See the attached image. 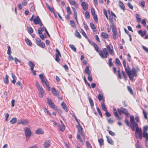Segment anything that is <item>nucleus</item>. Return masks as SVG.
Segmentation results:
<instances>
[{"label":"nucleus","mask_w":148,"mask_h":148,"mask_svg":"<svg viewBox=\"0 0 148 148\" xmlns=\"http://www.w3.org/2000/svg\"><path fill=\"white\" fill-rule=\"evenodd\" d=\"M135 136L137 138H140L141 140L142 138V131L140 127H138V126L135 127Z\"/></svg>","instance_id":"nucleus-1"},{"label":"nucleus","mask_w":148,"mask_h":148,"mask_svg":"<svg viewBox=\"0 0 148 148\" xmlns=\"http://www.w3.org/2000/svg\"><path fill=\"white\" fill-rule=\"evenodd\" d=\"M77 139L79 140V141L81 143H82L83 142V140H82L81 138V137L80 136L79 134H77Z\"/></svg>","instance_id":"nucleus-40"},{"label":"nucleus","mask_w":148,"mask_h":148,"mask_svg":"<svg viewBox=\"0 0 148 148\" xmlns=\"http://www.w3.org/2000/svg\"><path fill=\"white\" fill-rule=\"evenodd\" d=\"M44 83L45 84L46 87H47L49 89V90L50 87L49 86V84L48 82L47 81Z\"/></svg>","instance_id":"nucleus-53"},{"label":"nucleus","mask_w":148,"mask_h":148,"mask_svg":"<svg viewBox=\"0 0 148 148\" xmlns=\"http://www.w3.org/2000/svg\"><path fill=\"white\" fill-rule=\"evenodd\" d=\"M68 1L71 5H73L76 8H77V4L75 0H68Z\"/></svg>","instance_id":"nucleus-10"},{"label":"nucleus","mask_w":148,"mask_h":148,"mask_svg":"<svg viewBox=\"0 0 148 148\" xmlns=\"http://www.w3.org/2000/svg\"><path fill=\"white\" fill-rule=\"evenodd\" d=\"M11 48L9 46H8V50L7 51V53L8 55H10L11 54Z\"/></svg>","instance_id":"nucleus-57"},{"label":"nucleus","mask_w":148,"mask_h":148,"mask_svg":"<svg viewBox=\"0 0 148 148\" xmlns=\"http://www.w3.org/2000/svg\"><path fill=\"white\" fill-rule=\"evenodd\" d=\"M51 141L50 140H47L44 143L43 146L45 148L48 147L50 145Z\"/></svg>","instance_id":"nucleus-7"},{"label":"nucleus","mask_w":148,"mask_h":148,"mask_svg":"<svg viewBox=\"0 0 148 148\" xmlns=\"http://www.w3.org/2000/svg\"><path fill=\"white\" fill-rule=\"evenodd\" d=\"M56 53H55V55L57 54V55L59 56L60 57H61V55L60 54V53L59 51L57 49H56Z\"/></svg>","instance_id":"nucleus-45"},{"label":"nucleus","mask_w":148,"mask_h":148,"mask_svg":"<svg viewBox=\"0 0 148 148\" xmlns=\"http://www.w3.org/2000/svg\"><path fill=\"white\" fill-rule=\"evenodd\" d=\"M90 25L91 28L92 29H96V27L93 23L91 22L90 23Z\"/></svg>","instance_id":"nucleus-51"},{"label":"nucleus","mask_w":148,"mask_h":148,"mask_svg":"<svg viewBox=\"0 0 148 148\" xmlns=\"http://www.w3.org/2000/svg\"><path fill=\"white\" fill-rule=\"evenodd\" d=\"M85 15L86 17L87 18H89L90 17V15L89 12L88 11L86 12L85 13Z\"/></svg>","instance_id":"nucleus-61"},{"label":"nucleus","mask_w":148,"mask_h":148,"mask_svg":"<svg viewBox=\"0 0 148 148\" xmlns=\"http://www.w3.org/2000/svg\"><path fill=\"white\" fill-rule=\"evenodd\" d=\"M86 144L88 148H92V147H91L90 145V144L89 143L88 141H87L86 142Z\"/></svg>","instance_id":"nucleus-48"},{"label":"nucleus","mask_w":148,"mask_h":148,"mask_svg":"<svg viewBox=\"0 0 148 148\" xmlns=\"http://www.w3.org/2000/svg\"><path fill=\"white\" fill-rule=\"evenodd\" d=\"M148 130V126L147 125L145 126L143 128V132H147V130Z\"/></svg>","instance_id":"nucleus-56"},{"label":"nucleus","mask_w":148,"mask_h":148,"mask_svg":"<svg viewBox=\"0 0 148 148\" xmlns=\"http://www.w3.org/2000/svg\"><path fill=\"white\" fill-rule=\"evenodd\" d=\"M128 6L132 10L133 9V6L130 3H128L127 4Z\"/></svg>","instance_id":"nucleus-62"},{"label":"nucleus","mask_w":148,"mask_h":148,"mask_svg":"<svg viewBox=\"0 0 148 148\" xmlns=\"http://www.w3.org/2000/svg\"><path fill=\"white\" fill-rule=\"evenodd\" d=\"M28 64L30 67L31 70L33 71V69L35 66L34 63L31 61H29L28 62Z\"/></svg>","instance_id":"nucleus-15"},{"label":"nucleus","mask_w":148,"mask_h":148,"mask_svg":"<svg viewBox=\"0 0 148 148\" xmlns=\"http://www.w3.org/2000/svg\"><path fill=\"white\" fill-rule=\"evenodd\" d=\"M81 5L84 11H86L88 10V4L86 3L84 1H82L81 3Z\"/></svg>","instance_id":"nucleus-8"},{"label":"nucleus","mask_w":148,"mask_h":148,"mask_svg":"<svg viewBox=\"0 0 148 148\" xmlns=\"http://www.w3.org/2000/svg\"><path fill=\"white\" fill-rule=\"evenodd\" d=\"M81 32L82 35L84 36L86 38H87L88 37L83 29H81Z\"/></svg>","instance_id":"nucleus-46"},{"label":"nucleus","mask_w":148,"mask_h":148,"mask_svg":"<svg viewBox=\"0 0 148 148\" xmlns=\"http://www.w3.org/2000/svg\"><path fill=\"white\" fill-rule=\"evenodd\" d=\"M39 78L41 79V81L43 83H44L47 81H46L45 77L42 74H40L39 75Z\"/></svg>","instance_id":"nucleus-21"},{"label":"nucleus","mask_w":148,"mask_h":148,"mask_svg":"<svg viewBox=\"0 0 148 148\" xmlns=\"http://www.w3.org/2000/svg\"><path fill=\"white\" fill-rule=\"evenodd\" d=\"M127 89L129 91V92H130L131 94L132 95L133 94V92L132 91V88L130 87V86H128L127 87Z\"/></svg>","instance_id":"nucleus-44"},{"label":"nucleus","mask_w":148,"mask_h":148,"mask_svg":"<svg viewBox=\"0 0 148 148\" xmlns=\"http://www.w3.org/2000/svg\"><path fill=\"white\" fill-rule=\"evenodd\" d=\"M61 105L62 106L63 109L66 112H68L67 109L66 107V104L64 103V102H63L61 104Z\"/></svg>","instance_id":"nucleus-27"},{"label":"nucleus","mask_w":148,"mask_h":148,"mask_svg":"<svg viewBox=\"0 0 148 148\" xmlns=\"http://www.w3.org/2000/svg\"><path fill=\"white\" fill-rule=\"evenodd\" d=\"M113 110L114 111L113 113L115 116H118V113L117 112V111L116 109L115 108H113Z\"/></svg>","instance_id":"nucleus-41"},{"label":"nucleus","mask_w":148,"mask_h":148,"mask_svg":"<svg viewBox=\"0 0 148 148\" xmlns=\"http://www.w3.org/2000/svg\"><path fill=\"white\" fill-rule=\"evenodd\" d=\"M101 36L104 38H107L108 36V35L106 33L104 32H102L101 33Z\"/></svg>","instance_id":"nucleus-37"},{"label":"nucleus","mask_w":148,"mask_h":148,"mask_svg":"<svg viewBox=\"0 0 148 148\" xmlns=\"http://www.w3.org/2000/svg\"><path fill=\"white\" fill-rule=\"evenodd\" d=\"M47 101L48 104L49 106L53 102L49 98H47Z\"/></svg>","instance_id":"nucleus-49"},{"label":"nucleus","mask_w":148,"mask_h":148,"mask_svg":"<svg viewBox=\"0 0 148 148\" xmlns=\"http://www.w3.org/2000/svg\"><path fill=\"white\" fill-rule=\"evenodd\" d=\"M88 99L89 100V103L90 104V106L91 107H93L94 106V103L93 101L91 98L89 97H88Z\"/></svg>","instance_id":"nucleus-34"},{"label":"nucleus","mask_w":148,"mask_h":148,"mask_svg":"<svg viewBox=\"0 0 148 148\" xmlns=\"http://www.w3.org/2000/svg\"><path fill=\"white\" fill-rule=\"evenodd\" d=\"M25 41L27 44L29 46H31L32 45V43L31 41L27 38H25Z\"/></svg>","instance_id":"nucleus-19"},{"label":"nucleus","mask_w":148,"mask_h":148,"mask_svg":"<svg viewBox=\"0 0 148 148\" xmlns=\"http://www.w3.org/2000/svg\"><path fill=\"white\" fill-rule=\"evenodd\" d=\"M98 142L100 143L101 146H102L103 145V139L100 138L98 140Z\"/></svg>","instance_id":"nucleus-43"},{"label":"nucleus","mask_w":148,"mask_h":148,"mask_svg":"<svg viewBox=\"0 0 148 148\" xmlns=\"http://www.w3.org/2000/svg\"><path fill=\"white\" fill-rule=\"evenodd\" d=\"M49 106L53 109H55L57 108V106L54 104V103H53L50 105Z\"/></svg>","instance_id":"nucleus-54"},{"label":"nucleus","mask_w":148,"mask_h":148,"mask_svg":"<svg viewBox=\"0 0 148 148\" xmlns=\"http://www.w3.org/2000/svg\"><path fill=\"white\" fill-rule=\"evenodd\" d=\"M77 127L78 129V131L79 133L82 132V129L80 123L77 125Z\"/></svg>","instance_id":"nucleus-24"},{"label":"nucleus","mask_w":148,"mask_h":148,"mask_svg":"<svg viewBox=\"0 0 148 148\" xmlns=\"http://www.w3.org/2000/svg\"><path fill=\"white\" fill-rule=\"evenodd\" d=\"M8 77V76L6 75H5V78H3L4 82L5 84H8V83L9 80Z\"/></svg>","instance_id":"nucleus-26"},{"label":"nucleus","mask_w":148,"mask_h":148,"mask_svg":"<svg viewBox=\"0 0 148 148\" xmlns=\"http://www.w3.org/2000/svg\"><path fill=\"white\" fill-rule=\"evenodd\" d=\"M59 56L56 55H55V60L58 62H59L60 60L59 58Z\"/></svg>","instance_id":"nucleus-59"},{"label":"nucleus","mask_w":148,"mask_h":148,"mask_svg":"<svg viewBox=\"0 0 148 148\" xmlns=\"http://www.w3.org/2000/svg\"><path fill=\"white\" fill-rule=\"evenodd\" d=\"M66 11L67 13L69 14H71V11L69 7H68L66 8Z\"/></svg>","instance_id":"nucleus-47"},{"label":"nucleus","mask_w":148,"mask_h":148,"mask_svg":"<svg viewBox=\"0 0 148 148\" xmlns=\"http://www.w3.org/2000/svg\"><path fill=\"white\" fill-rule=\"evenodd\" d=\"M112 58H110L109 60V64L110 66H111L112 65Z\"/></svg>","instance_id":"nucleus-63"},{"label":"nucleus","mask_w":148,"mask_h":148,"mask_svg":"<svg viewBox=\"0 0 148 148\" xmlns=\"http://www.w3.org/2000/svg\"><path fill=\"white\" fill-rule=\"evenodd\" d=\"M137 71L134 68H132L131 71V75L133 77L137 76L136 72Z\"/></svg>","instance_id":"nucleus-9"},{"label":"nucleus","mask_w":148,"mask_h":148,"mask_svg":"<svg viewBox=\"0 0 148 148\" xmlns=\"http://www.w3.org/2000/svg\"><path fill=\"white\" fill-rule=\"evenodd\" d=\"M29 123V121L27 119L20 120L17 122L18 124H22L23 125H26Z\"/></svg>","instance_id":"nucleus-6"},{"label":"nucleus","mask_w":148,"mask_h":148,"mask_svg":"<svg viewBox=\"0 0 148 148\" xmlns=\"http://www.w3.org/2000/svg\"><path fill=\"white\" fill-rule=\"evenodd\" d=\"M117 111L120 115H121V113H123L125 114L126 116L129 115V113L126 109L123 108L121 107L117 109Z\"/></svg>","instance_id":"nucleus-5"},{"label":"nucleus","mask_w":148,"mask_h":148,"mask_svg":"<svg viewBox=\"0 0 148 148\" xmlns=\"http://www.w3.org/2000/svg\"><path fill=\"white\" fill-rule=\"evenodd\" d=\"M75 35L77 37L79 38H81V36L79 32L77 31V30H76L75 33Z\"/></svg>","instance_id":"nucleus-36"},{"label":"nucleus","mask_w":148,"mask_h":148,"mask_svg":"<svg viewBox=\"0 0 148 148\" xmlns=\"http://www.w3.org/2000/svg\"><path fill=\"white\" fill-rule=\"evenodd\" d=\"M115 64H118L119 66L121 65V63L119 60L117 58L116 59Z\"/></svg>","instance_id":"nucleus-55"},{"label":"nucleus","mask_w":148,"mask_h":148,"mask_svg":"<svg viewBox=\"0 0 148 148\" xmlns=\"http://www.w3.org/2000/svg\"><path fill=\"white\" fill-rule=\"evenodd\" d=\"M69 46L72 50L74 51L75 52H76V49L73 45L71 44L69 45Z\"/></svg>","instance_id":"nucleus-38"},{"label":"nucleus","mask_w":148,"mask_h":148,"mask_svg":"<svg viewBox=\"0 0 148 148\" xmlns=\"http://www.w3.org/2000/svg\"><path fill=\"white\" fill-rule=\"evenodd\" d=\"M62 124L63 123H62ZM58 126L59 128V130L62 131H63L65 129V126L64 125H63L62 126H61V125H58Z\"/></svg>","instance_id":"nucleus-32"},{"label":"nucleus","mask_w":148,"mask_h":148,"mask_svg":"<svg viewBox=\"0 0 148 148\" xmlns=\"http://www.w3.org/2000/svg\"><path fill=\"white\" fill-rule=\"evenodd\" d=\"M24 131L25 132L26 140L27 141L29 140V137L31 134V132L29 128L27 127L24 128Z\"/></svg>","instance_id":"nucleus-3"},{"label":"nucleus","mask_w":148,"mask_h":148,"mask_svg":"<svg viewBox=\"0 0 148 148\" xmlns=\"http://www.w3.org/2000/svg\"><path fill=\"white\" fill-rule=\"evenodd\" d=\"M147 32L145 30H144L143 31H142V30H140L138 31V33L142 37L144 36L146 34Z\"/></svg>","instance_id":"nucleus-17"},{"label":"nucleus","mask_w":148,"mask_h":148,"mask_svg":"<svg viewBox=\"0 0 148 148\" xmlns=\"http://www.w3.org/2000/svg\"><path fill=\"white\" fill-rule=\"evenodd\" d=\"M70 23H71V26L73 27H75V23L74 22V21L72 20H71L70 21Z\"/></svg>","instance_id":"nucleus-50"},{"label":"nucleus","mask_w":148,"mask_h":148,"mask_svg":"<svg viewBox=\"0 0 148 148\" xmlns=\"http://www.w3.org/2000/svg\"><path fill=\"white\" fill-rule=\"evenodd\" d=\"M91 13H92V16H94V15H96L95 14V10L94 8H91Z\"/></svg>","instance_id":"nucleus-60"},{"label":"nucleus","mask_w":148,"mask_h":148,"mask_svg":"<svg viewBox=\"0 0 148 148\" xmlns=\"http://www.w3.org/2000/svg\"><path fill=\"white\" fill-rule=\"evenodd\" d=\"M130 122L131 124L130 127L133 131L135 130V127L138 126V124L134 121V117L133 115L130 116Z\"/></svg>","instance_id":"nucleus-2"},{"label":"nucleus","mask_w":148,"mask_h":148,"mask_svg":"<svg viewBox=\"0 0 148 148\" xmlns=\"http://www.w3.org/2000/svg\"><path fill=\"white\" fill-rule=\"evenodd\" d=\"M98 99L99 101H101L103 99V96L101 94H99Z\"/></svg>","instance_id":"nucleus-64"},{"label":"nucleus","mask_w":148,"mask_h":148,"mask_svg":"<svg viewBox=\"0 0 148 148\" xmlns=\"http://www.w3.org/2000/svg\"><path fill=\"white\" fill-rule=\"evenodd\" d=\"M37 45L40 47L44 48L45 46V44L43 42H38L37 43Z\"/></svg>","instance_id":"nucleus-30"},{"label":"nucleus","mask_w":148,"mask_h":148,"mask_svg":"<svg viewBox=\"0 0 148 148\" xmlns=\"http://www.w3.org/2000/svg\"><path fill=\"white\" fill-rule=\"evenodd\" d=\"M85 72L86 73L88 74V75H90L91 72L89 70V67L88 66H87L85 68Z\"/></svg>","instance_id":"nucleus-18"},{"label":"nucleus","mask_w":148,"mask_h":148,"mask_svg":"<svg viewBox=\"0 0 148 148\" xmlns=\"http://www.w3.org/2000/svg\"><path fill=\"white\" fill-rule=\"evenodd\" d=\"M17 119L16 117H13L12 119L10 121V123L12 124H14L17 121Z\"/></svg>","instance_id":"nucleus-29"},{"label":"nucleus","mask_w":148,"mask_h":148,"mask_svg":"<svg viewBox=\"0 0 148 148\" xmlns=\"http://www.w3.org/2000/svg\"><path fill=\"white\" fill-rule=\"evenodd\" d=\"M111 27L112 29L113 34H116L117 31L116 27L115 26H114L113 25H112V27Z\"/></svg>","instance_id":"nucleus-28"},{"label":"nucleus","mask_w":148,"mask_h":148,"mask_svg":"<svg viewBox=\"0 0 148 148\" xmlns=\"http://www.w3.org/2000/svg\"><path fill=\"white\" fill-rule=\"evenodd\" d=\"M143 136L144 138H145L146 140L148 141V134L147 132H143Z\"/></svg>","instance_id":"nucleus-25"},{"label":"nucleus","mask_w":148,"mask_h":148,"mask_svg":"<svg viewBox=\"0 0 148 148\" xmlns=\"http://www.w3.org/2000/svg\"><path fill=\"white\" fill-rule=\"evenodd\" d=\"M52 93L53 95L56 96L58 97L59 95L58 92L56 91L54 88H52L51 89Z\"/></svg>","instance_id":"nucleus-12"},{"label":"nucleus","mask_w":148,"mask_h":148,"mask_svg":"<svg viewBox=\"0 0 148 148\" xmlns=\"http://www.w3.org/2000/svg\"><path fill=\"white\" fill-rule=\"evenodd\" d=\"M28 32L29 34H31L33 33V29L31 27H27Z\"/></svg>","instance_id":"nucleus-33"},{"label":"nucleus","mask_w":148,"mask_h":148,"mask_svg":"<svg viewBox=\"0 0 148 148\" xmlns=\"http://www.w3.org/2000/svg\"><path fill=\"white\" fill-rule=\"evenodd\" d=\"M44 112L45 113H46L48 114L49 115V116L51 115V114L50 112H49V111L47 110L46 108H44Z\"/></svg>","instance_id":"nucleus-58"},{"label":"nucleus","mask_w":148,"mask_h":148,"mask_svg":"<svg viewBox=\"0 0 148 148\" xmlns=\"http://www.w3.org/2000/svg\"><path fill=\"white\" fill-rule=\"evenodd\" d=\"M99 54L102 58H106L108 56L109 54L106 48H104L99 52Z\"/></svg>","instance_id":"nucleus-4"},{"label":"nucleus","mask_w":148,"mask_h":148,"mask_svg":"<svg viewBox=\"0 0 148 148\" xmlns=\"http://www.w3.org/2000/svg\"><path fill=\"white\" fill-rule=\"evenodd\" d=\"M94 46L96 51L98 52H99V47L96 44H94Z\"/></svg>","instance_id":"nucleus-42"},{"label":"nucleus","mask_w":148,"mask_h":148,"mask_svg":"<svg viewBox=\"0 0 148 148\" xmlns=\"http://www.w3.org/2000/svg\"><path fill=\"white\" fill-rule=\"evenodd\" d=\"M39 93L38 94L39 96L40 97H43L44 94V92L43 90L39 91Z\"/></svg>","instance_id":"nucleus-31"},{"label":"nucleus","mask_w":148,"mask_h":148,"mask_svg":"<svg viewBox=\"0 0 148 148\" xmlns=\"http://www.w3.org/2000/svg\"><path fill=\"white\" fill-rule=\"evenodd\" d=\"M139 4L143 8L145 7V2L143 0H142L140 2Z\"/></svg>","instance_id":"nucleus-39"},{"label":"nucleus","mask_w":148,"mask_h":148,"mask_svg":"<svg viewBox=\"0 0 148 148\" xmlns=\"http://www.w3.org/2000/svg\"><path fill=\"white\" fill-rule=\"evenodd\" d=\"M14 60L16 64H17L18 63H21V61L16 58H15Z\"/></svg>","instance_id":"nucleus-52"},{"label":"nucleus","mask_w":148,"mask_h":148,"mask_svg":"<svg viewBox=\"0 0 148 148\" xmlns=\"http://www.w3.org/2000/svg\"><path fill=\"white\" fill-rule=\"evenodd\" d=\"M36 86L39 91L43 90L42 87L40 86L37 82H36Z\"/></svg>","instance_id":"nucleus-23"},{"label":"nucleus","mask_w":148,"mask_h":148,"mask_svg":"<svg viewBox=\"0 0 148 148\" xmlns=\"http://www.w3.org/2000/svg\"><path fill=\"white\" fill-rule=\"evenodd\" d=\"M125 68V70L126 71V73L128 75H129L130 74H131V71L130 70V68L129 67L128 65H127V66H126L124 67Z\"/></svg>","instance_id":"nucleus-11"},{"label":"nucleus","mask_w":148,"mask_h":148,"mask_svg":"<svg viewBox=\"0 0 148 148\" xmlns=\"http://www.w3.org/2000/svg\"><path fill=\"white\" fill-rule=\"evenodd\" d=\"M35 132L37 134H43L44 132L42 129L41 128H39L36 130Z\"/></svg>","instance_id":"nucleus-14"},{"label":"nucleus","mask_w":148,"mask_h":148,"mask_svg":"<svg viewBox=\"0 0 148 148\" xmlns=\"http://www.w3.org/2000/svg\"><path fill=\"white\" fill-rule=\"evenodd\" d=\"M36 86L39 91L43 90L42 87L40 86L37 82H36Z\"/></svg>","instance_id":"nucleus-22"},{"label":"nucleus","mask_w":148,"mask_h":148,"mask_svg":"<svg viewBox=\"0 0 148 148\" xmlns=\"http://www.w3.org/2000/svg\"><path fill=\"white\" fill-rule=\"evenodd\" d=\"M40 21L41 20L40 18L38 16H36V17L34 18L33 20L34 22L36 25L38 24Z\"/></svg>","instance_id":"nucleus-13"},{"label":"nucleus","mask_w":148,"mask_h":148,"mask_svg":"<svg viewBox=\"0 0 148 148\" xmlns=\"http://www.w3.org/2000/svg\"><path fill=\"white\" fill-rule=\"evenodd\" d=\"M101 105L102 109L103 111H107V110L103 102L101 103Z\"/></svg>","instance_id":"nucleus-35"},{"label":"nucleus","mask_w":148,"mask_h":148,"mask_svg":"<svg viewBox=\"0 0 148 148\" xmlns=\"http://www.w3.org/2000/svg\"><path fill=\"white\" fill-rule=\"evenodd\" d=\"M106 137L107 138V140L108 143L111 145H113L114 142L111 138L110 137H109L107 136H106Z\"/></svg>","instance_id":"nucleus-16"},{"label":"nucleus","mask_w":148,"mask_h":148,"mask_svg":"<svg viewBox=\"0 0 148 148\" xmlns=\"http://www.w3.org/2000/svg\"><path fill=\"white\" fill-rule=\"evenodd\" d=\"M119 6L123 10H125V5L124 4H123V3H122V2L121 1H119Z\"/></svg>","instance_id":"nucleus-20"}]
</instances>
